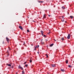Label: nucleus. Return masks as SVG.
I'll return each instance as SVG.
<instances>
[{
  "instance_id": "20e7f679",
  "label": "nucleus",
  "mask_w": 74,
  "mask_h": 74,
  "mask_svg": "<svg viewBox=\"0 0 74 74\" xmlns=\"http://www.w3.org/2000/svg\"><path fill=\"white\" fill-rule=\"evenodd\" d=\"M6 40H7V42H8L10 40V39H9L7 37L6 38Z\"/></svg>"
},
{
  "instance_id": "e433bc0d",
  "label": "nucleus",
  "mask_w": 74,
  "mask_h": 74,
  "mask_svg": "<svg viewBox=\"0 0 74 74\" xmlns=\"http://www.w3.org/2000/svg\"><path fill=\"white\" fill-rule=\"evenodd\" d=\"M65 23H66V21H65Z\"/></svg>"
},
{
  "instance_id": "39448f33",
  "label": "nucleus",
  "mask_w": 74,
  "mask_h": 74,
  "mask_svg": "<svg viewBox=\"0 0 74 74\" xmlns=\"http://www.w3.org/2000/svg\"><path fill=\"white\" fill-rule=\"evenodd\" d=\"M41 33L42 34V36H43L44 35L43 34L44 33V32H43V31H41Z\"/></svg>"
},
{
  "instance_id": "c756f323",
  "label": "nucleus",
  "mask_w": 74,
  "mask_h": 74,
  "mask_svg": "<svg viewBox=\"0 0 74 74\" xmlns=\"http://www.w3.org/2000/svg\"><path fill=\"white\" fill-rule=\"evenodd\" d=\"M50 34V32H49L48 33V34Z\"/></svg>"
},
{
  "instance_id": "c9c22d12",
  "label": "nucleus",
  "mask_w": 74,
  "mask_h": 74,
  "mask_svg": "<svg viewBox=\"0 0 74 74\" xmlns=\"http://www.w3.org/2000/svg\"><path fill=\"white\" fill-rule=\"evenodd\" d=\"M16 74H18V73L16 72Z\"/></svg>"
},
{
  "instance_id": "f257e3e1",
  "label": "nucleus",
  "mask_w": 74,
  "mask_h": 74,
  "mask_svg": "<svg viewBox=\"0 0 74 74\" xmlns=\"http://www.w3.org/2000/svg\"><path fill=\"white\" fill-rule=\"evenodd\" d=\"M18 67L19 69H21L22 70H23V68H22V67H21V65H19Z\"/></svg>"
},
{
  "instance_id": "f8f14e48",
  "label": "nucleus",
  "mask_w": 74,
  "mask_h": 74,
  "mask_svg": "<svg viewBox=\"0 0 74 74\" xmlns=\"http://www.w3.org/2000/svg\"><path fill=\"white\" fill-rule=\"evenodd\" d=\"M69 67L70 68H72V66H71V65H68Z\"/></svg>"
},
{
  "instance_id": "1a4fd4ad",
  "label": "nucleus",
  "mask_w": 74,
  "mask_h": 74,
  "mask_svg": "<svg viewBox=\"0 0 74 74\" xmlns=\"http://www.w3.org/2000/svg\"><path fill=\"white\" fill-rule=\"evenodd\" d=\"M62 9H63V10H64L65 9V8L64 6L62 7Z\"/></svg>"
},
{
  "instance_id": "aec40b11",
  "label": "nucleus",
  "mask_w": 74,
  "mask_h": 74,
  "mask_svg": "<svg viewBox=\"0 0 74 74\" xmlns=\"http://www.w3.org/2000/svg\"><path fill=\"white\" fill-rule=\"evenodd\" d=\"M27 32H30V31H29V29H27Z\"/></svg>"
},
{
  "instance_id": "58836bf2",
  "label": "nucleus",
  "mask_w": 74,
  "mask_h": 74,
  "mask_svg": "<svg viewBox=\"0 0 74 74\" xmlns=\"http://www.w3.org/2000/svg\"><path fill=\"white\" fill-rule=\"evenodd\" d=\"M42 40H41V41H42Z\"/></svg>"
},
{
  "instance_id": "a878e982",
  "label": "nucleus",
  "mask_w": 74,
  "mask_h": 74,
  "mask_svg": "<svg viewBox=\"0 0 74 74\" xmlns=\"http://www.w3.org/2000/svg\"><path fill=\"white\" fill-rule=\"evenodd\" d=\"M61 20L63 22H64V20Z\"/></svg>"
},
{
  "instance_id": "2eb2a0df",
  "label": "nucleus",
  "mask_w": 74,
  "mask_h": 74,
  "mask_svg": "<svg viewBox=\"0 0 74 74\" xmlns=\"http://www.w3.org/2000/svg\"><path fill=\"white\" fill-rule=\"evenodd\" d=\"M30 63H32V60H29Z\"/></svg>"
},
{
  "instance_id": "72a5a7b5",
  "label": "nucleus",
  "mask_w": 74,
  "mask_h": 74,
  "mask_svg": "<svg viewBox=\"0 0 74 74\" xmlns=\"http://www.w3.org/2000/svg\"><path fill=\"white\" fill-rule=\"evenodd\" d=\"M54 40L55 41H56V40L55 39H54Z\"/></svg>"
},
{
  "instance_id": "423d86ee",
  "label": "nucleus",
  "mask_w": 74,
  "mask_h": 74,
  "mask_svg": "<svg viewBox=\"0 0 74 74\" xmlns=\"http://www.w3.org/2000/svg\"><path fill=\"white\" fill-rule=\"evenodd\" d=\"M51 66L52 67H55V64H52L51 65Z\"/></svg>"
},
{
  "instance_id": "2f4dec72",
  "label": "nucleus",
  "mask_w": 74,
  "mask_h": 74,
  "mask_svg": "<svg viewBox=\"0 0 74 74\" xmlns=\"http://www.w3.org/2000/svg\"><path fill=\"white\" fill-rule=\"evenodd\" d=\"M14 68V66H12V67H11V68Z\"/></svg>"
},
{
  "instance_id": "412c9836",
  "label": "nucleus",
  "mask_w": 74,
  "mask_h": 74,
  "mask_svg": "<svg viewBox=\"0 0 74 74\" xmlns=\"http://www.w3.org/2000/svg\"><path fill=\"white\" fill-rule=\"evenodd\" d=\"M25 66L26 67H27V66H28V64H26V65H25Z\"/></svg>"
},
{
  "instance_id": "ddd939ff",
  "label": "nucleus",
  "mask_w": 74,
  "mask_h": 74,
  "mask_svg": "<svg viewBox=\"0 0 74 74\" xmlns=\"http://www.w3.org/2000/svg\"><path fill=\"white\" fill-rule=\"evenodd\" d=\"M64 39V38H61V40H62V41H63Z\"/></svg>"
},
{
  "instance_id": "f03ea898",
  "label": "nucleus",
  "mask_w": 74,
  "mask_h": 74,
  "mask_svg": "<svg viewBox=\"0 0 74 74\" xmlns=\"http://www.w3.org/2000/svg\"><path fill=\"white\" fill-rule=\"evenodd\" d=\"M70 34H69L67 36V38L68 39H70Z\"/></svg>"
},
{
  "instance_id": "6e6552de",
  "label": "nucleus",
  "mask_w": 74,
  "mask_h": 74,
  "mask_svg": "<svg viewBox=\"0 0 74 74\" xmlns=\"http://www.w3.org/2000/svg\"><path fill=\"white\" fill-rule=\"evenodd\" d=\"M7 66H9L10 67H11V64H7Z\"/></svg>"
},
{
  "instance_id": "4468645a",
  "label": "nucleus",
  "mask_w": 74,
  "mask_h": 74,
  "mask_svg": "<svg viewBox=\"0 0 74 74\" xmlns=\"http://www.w3.org/2000/svg\"><path fill=\"white\" fill-rule=\"evenodd\" d=\"M66 64H67V63H68V60H66Z\"/></svg>"
},
{
  "instance_id": "c85d7f7f",
  "label": "nucleus",
  "mask_w": 74,
  "mask_h": 74,
  "mask_svg": "<svg viewBox=\"0 0 74 74\" xmlns=\"http://www.w3.org/2000/svg\"><path fill=\"white\" fill-rule=\"evenodd\" d=\"M8 49H9V51H10V47H9L8 48Z\"/></svg>"
},
{
  "instance_id": "7c9ffc66",
  "label": "nucleus",
  "mask_w": 74,
  "mask_h": 74,
  "mask_svg": "<svg viewBox=\"0 0 74 74\" xmlns=\"http://www.w3.org/2000/svg\"><path fill=\"white\" fill-rule=\"evenodd\" d=\"M36 48H37V47H36V46L35 47V49H36Z\"/></svg>"
},
{
  "instance_id": "473e14b6",
  "label": "nucleus",
  "mask_w": 74,
  "mask_h": 74,
  "mask_svg": "<svg viewBox=\"0 0 74 74\" xmlns=\"http://www.w3.org/2000/svg\"><path fill=\"white\" fill-rule=\"evenodd\" d=\"M43 37H46V36H45V35H44V36H43Z\"/></svg>"
},
{
  "instance_id": "dca6fc26",
  "label": "nucleus",
  "mask_w": 74,
  "mask_h": 74,
  "mask_svg": "<svg viewBox=\"0 0 74 74\" xmlns=\"http://www.w3.org/2000/svg\"><path fill=\"white\" fill-rule=\"evenodd\" d=\"M38 3H43V2L42 1H39Z\"/></svg>"
},
{
  "instance_id": "4c0bfd02",
  "label": "nucleus",
  "mask_w": 74,
  "mask_h": 74,
  "mask_svg": "<svg viewBox=\"0 0 74 74\" xmlns=\"http://www.w3.org/2000/svg\"><path fill=\"white\" fill-rule=\"evenodd\" d=\"M68 15H69V13H68Z\"/></svg>"
},
{
  "instance_id": "b1692460",
  "label": "nucleus",
  "mask_w": 74,
  "mask_h": 74,
  "mask_svg": "<svg viewBox=\"0 0 74 74\" xmlns=\"http://www.w3.org/2000/svg\"><path fill=\"white\" fill-rule=\"evenodd\" d=\"M22 73H23V74H25V72H24V71H22Z\"/></svg>"
},
{
  "instance_id": "4be33fe9",
  "label": "nucleus",
  "mask_w": 74,
  "mask_h": 74,
  "mask_svg": "<svg viewBox=\"0 0 74 74\" xmlns=\"http://www.w3.org/2000/svg\"><path fill=\"white\" fill-rule=\"evenodd\" d=\"M46 56H47V58H48V55L46 54Z\"/></svg>"
},
{
  "instance_id": "7ed1b4c3",
  "label": "nucleus",
  "mask_w": 74,
  "mask_h": 74,
  "mask_svg": "<svg viewBox=\"0 0 74 74\" xmlns=\"http://www.w3.org/2000/svg\"><path fill=\"white\" fill-rule=\"evenodd\" d=\"M18 27L19 28V29H20L21 30H23V28H22V27L21 26H20V25Z\"/></svg>"
},
{
  "instance_id": "a211bd4d",
  "label": "nucleus",
  "mask_w": 74,
  "mask_h": 74,
  "mask_svg": "<svg viewBox=\"0 0 74 74\" xmlns=\"http://www.w3.org/2000/svg\"><path fill=\"white\" fill-rule=\"evenodd\" d=\"M41 43L42 44H44V42H41Z\"/></svg>"
},
{
  "instance_id": "cd10ccee",
  "label": "nucleus",
  "mask_w": 74,
  "mask_h": 74,
  "mask_svg": "<svg viewBox=\"0 0 74 74\" xmlns=\"http://www.w3.org/2000/svg\"><path fill=\"white\" fill-rule=\"evenodd\" d=\"M25 42H23V45H25Z\"/></svg>"
},
{
  "instance_id": "ea45409f",
  "label": "nucleus",
  "mask_w": 74,
  "mask_h": 74,
  "mask_svg": "<svg viewBox=\"0 0 74 74\" xmlns=\"http://www.w3.org/2000/svg\"><path fill=\"white\" fill-rule=\"evenodd\" d=\"M0 74H1L0 73Z\"/></svg>"
},
{
  "instance_id": "5701e85b",
  "label": "nucleus",
  "mask_w": 74,
  "mask_h": 74,
  "mask_svg": "<svg viewBox=\"0 0 74 74\" xmlns=\"http://www.w3.org/2000/svg\"><path fill=\"white\" fill-rule=\"evenodd\" d=\"M62 19H64V16H62Z\"/></svg>"
},
{
  "instance_id": "9b49d317",
  "label": "nucleus",
  "mask_w": 74,
  "mask_h": 74,
  "mask_svg": "<svg viewBox=\"0 0 74 74\" xmlns=\"http://www.w3.org/2000/svg\"><path fill=\"white\" fill-rule=\"evenodd\" d=\"M53 45V44H51V45H50V47H52Z\"/></svg>"
},
{
  "instance_id": "f704fd0d",
  "label": "nucleus",
  "mask_w": 74,
  "mask_h": 74,
  "mask_svg": "<svg viewBox=\"0 0 74 74\" xmlns=\"http://www.w3.org/2000/svg\"><path fill=\"white\" fill-rule=\"evenodd\" d=\"M49 16H50V15H49Z\"/></svg>"
},
{
  "instance_id": "f3484780",
  "label": "nucleus",
  "mask_w": 74,
  "mask_h": 74,
  "mask_svg": "<svg viewBox=\"0 0 74 74\" xmlns=\"http://www.w3.org/2000/svg\"><path fill=\"white\" fill-rule=\"evenodd\" d=\"M70 18H73V16H70Z\"/></svg>"
},
{
  "instance_id": "bb28decb",
  "label": "nucleus",
  "mask_w": 74,
  "mask_h": 74,
  "mask_svg": "<svg viewBox=\"0 0 74 74\" xmlns=\"http://www.w3.org/2000/svg\"><path fill=\"white\" fill-rule=\"evenodd\" d=\"M27 63V62H25L24 63V64H26Z\"/></svg>"
},
{
  "instance_id": "9d476101",
  "label": "nucleus",
  "mask_w": 74,
  "mask_h": 74,
  "mask_svg": "<svg viewBox=\"0 0 74 74\" xmlns=\"http://www.w3.org/2000/svg\"><path fill=\"white\" fill-rule=\"evenodd\" d=\"M61 71H62V72H64V69H61Z\"/></svg>"
},
{
  "instance_id": "6ab92c4d",
  "label": "nucleus",
  "mask_w": 74,
  "mask_h": 74,
  "mask_svg": "<svg viewBox=\"0 0 74 74\" xmlns=\"http://www.w3.org/2000/svg\"><path fill=\"white\" fill-rule=\"evenodd\" d=\"M39 47V45H38L37 46H36V48H38Z\"/></svg>"
},
{
  "instance_id": "0eeeda50",
  "label": "nucleus",
  "mask_w": 74,
  "mask_h": 74,
  "mask_svg": "<svg viewBox=\"0 0 74 74\" xmlns=\"http://www.w3.org/2000/svg\"><path fill=\"white\" fill-rule=\"evenodd\" d=\"M43 18H46V16L45 14L43 15Z\"/></svg>"
},
{
  "instance_id": "393cba45",
  "label": "nucleus",
  "mask_w": 74,
  "mask_h": 74,
  "mask_svg": "<svg viewBox=\"0 0 74 74\" xmlns=\"http://www.w3.org/2000/svg\"><path fill=\"white\" fill-rule=\"evenodd\" d=\"M2 44H4V41H3Z\"/></svg>"
}]
</instances>
